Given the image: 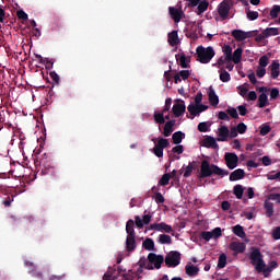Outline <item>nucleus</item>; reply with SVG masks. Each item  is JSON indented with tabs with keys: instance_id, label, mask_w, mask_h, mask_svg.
<instances>
[{
	"instance_id": "obj_38",
	"label": "nucleus",
	"mask_w": 280,
	"mask_h": 280,
	"mask_svg": "<svg viewBox=\"0 0 280 280\" xmlns=\"http://www.w3.org/2000/svg\"><path fill=\"white\" fill-rule=\"evenodd\" d=\"M165 114L163 112L161 113H154L153 117H154V121L155 124H160V125H163L165 124Z\"/></svg>"
},
{
	"instance_id": "obj_9",
	"label": "nucleus",
	"mask_w": 280,
	"mask_h": 280,
	"mask_svg": "<svg viewBox=\"0 0 280 280\" xmlns=\"http://www.w3.org/2000/svg\"><path fill=\"white\" fill-rule=\"evenodd\" d=\"M224 160L229 170H235V167H237V163H240V158L235 153H225Z\"/></svg>"
},
{
	"instance_id": "obj_63",
	"label": "nucleus",
	"mask_w": 280,
	"mask_h": 280,
	"mask_svg": "<svg viewBox=\"0 0 280 280\" xmlns=\"http://www.w3.org/2000/svg\"><path fill=\"white\" fill-rule=\"evenodd\" d=\"M269 200H276V202H278V205H280V194H270Z\"/></svg>"
},
{
	"instance_id": "obj_17",
	"label": "nucleus",
	"mask_w": 280,
	"mask_h": 280,
	"mask_svg": "<svg viewBox=\"0 0 280 280\" xmlns=\"http://www.w3.org/2000/svg\"><path fill=\"white\" fill-rule=\"evenodd\" d=\"M137 236H127L126 237V250L127 253H132L137 249Z\"/></svg>"
},
{
	"instance_id": "obj_7",
	"label": "nucleus",
	"mask_w": 280,
	"mask_h": 280,
	"mask_svg": "<svg viewBox=\"0 0 280 280\" xmlns=\"http://www.w3.org/2000/svg\"><path fill=\"white\" fill-rule=\"evenodd\" d=\"M39 167L43 176L51 174V170H54V167L51 166V159L47 156V153H45L43 158L39 160Z\"/></svg>"
},
{
	"instance_id": "obj_45",
	"label": "nucleus",
	"mask_w": 280,
	"mask_h": 280,
	"mask_svg": "<svg viewBox=\"0 0 280 280\" xmlns=\"http://www.w3.org/2000/svg\"><path fill=\"white\" fill-rule=\"evenodd\" d=\"M246 15H247L248 21H257V19H259V12H257V11L248 10L246 12Z\"/></svg>"
},
{
	"instance_id": "obj_39",
	"label": "nucleus",
	"mask_w": 280,
	"mask_h": 280,
	"mask_svg": "<svg viewBox=\"0 0 280 280\" xmlns=\"http://www.w3.org/2000/svg\"><path fill=\"white\" fill-rule=\"evenodd\" d=\"M158 242L159 244H172V236L167 234H160Z\"/></svg>"
},
{
	"instance_id": "obj_23",
	"label": "nucleus",
	"mask_w": 280,
	"mask_h": 280,
	"mask_svg": "<svg viewBox=\"0 0 280 280\" xmlns=\"http://www.w3.org/2000/svg\"><path fill=\"white\" fill-rule=\"evenodd\" d=\"M208 100L211 106L215 107L220 104V97L218 96V94H215V90H213L212 88L209 89Z\"/></svg>"
},
{
	"instance_id": "obj_14",
	"label": "nucleus",
	"mask_w": 280,
	"mask_h": 280,
	"mask_svg": "<svg viewBox=\"0 0 280 280\" xmlns=\"http://www.w3.org/2000/svg\"><path fill=\"white\" fill-rule=\"evenodd\" d=\"M259 92L261 93L258 97V106L259 108H266L268 106V88L261 86L259 88Z\"/></svg>"
},
{
	"instance_id": "obj_50",
	"label": "nucleus",
	"mask_w": 280,
	"mask_h": 280,
	"mask_svg": "<svg viewBox=\"0 0 280 280\" xmlns=\"http://www.w3.org/2000/svg\"><path fill=\"white\" fill-rule=\"evenodd\" d=\"M218 118L221 119V121H231V116H229L226 112H219Z\"/></svg>"
},
{
	"instance_id": "obj_64",
	"label": "nucleus",
	"mask_w": 280,
	"mask_h": 280,
	"mask_svg": "<svg viewBox=\"0 0 280 280\" xmlns=\"http://www.w3.org/2000/svg\"><path fill=\"white\" fill-rule=\"evenodd\" d=\"M272 237L275 240H280V226L276 228L272 232Z\"/></svg>"
},
{
	"instance_id": "obj_59",
	"label": "nucleus",
	"mask_w": 280,
	"mask_h": 280,
	"mask_svg": "<svg viewBox=\"0 0 280 280\" xmlns=\"http://www.w3.org/2000/svg\"><path fill=\"white\" fill-rule=\"evenodd\" d=\"M237 128L231 127V129L229 130V139H235V137H237Z\"/></svg>"
},
{
	"instance_id": "obj_35",
	"label": "nucleus",
	"mask_w": 280,
	"mask_h": 280,
	"mask_svg": "<svg viewBox=\"0 0 280 280\" xmlns=\"http://www.w3.org/2000/svg\"><path fill=\"white\" fill-rule=\"evenodd\" d=\"M178 61H179L182 69H189V67H190L189 66V57H187L185 54H182L179 56Z\"/></svg>"
},
{
	"instance_id": "obj_36",
	"label": "nucleus",
	"mask_w": 280,
	"mask_h": 280,
	"mask_svg": "<svg viewBox=\"0 0 280 280\" xmlns=\"http://www.w3.org/2000/svg\"><path fill=\"white\" fill-rule=\"evenodd\" d=\"M197 5H198L197 7L198 14H202V13L207 12V10H208L209 1H207V0L200 1Z\"/></svg>"
},
{
	"instance_id": "obj_21",
	"label": "nucleus",
	"mask_w": 280,
	"mask_h": 280,
	"mask_svg": "<svg viewBox=\"0 0 280 280\" xmlns=\"http://www.w3.org/2000/svg\"><path fill=\"white\" fill-rule=\"evenodd\" d=\"M174 126H176V120L166 121L162 132L163 137H170L174 132Z\"/></svg>"
},
{
	"instance_id": "obj_18",
	"label": "nucleus",
	"mask_w": 280,
	"mask_h": 280,
	"mask_svg": "<svg viewBox=\"0 0 280 280\" xmlns=\"http://www.w3.org/2000/svg\"><path fill=\"white\" fill-rule=\"evenodd\" d=\"M218 138L217 141H229V127L226 126H221L218 129Z\"/></svg>"
},
{
	"instance_id": "obj_3",
	"label": "nucleus",
	"mask_w": 280,
	"mask_h": 280,
	"mask_svg": "<svg viewBox=\"0 0 280 280\" xmlns=\"http://www.w3.org/2000/svg\"><path fill=\"white\" fill-rule=\"evenodd\" d=\"M196 51L197 60L198 62H201V65H209V62H211L215 56V50H213V47L211 46H208L207 48L199 46L197 47Z\"/></svg>"
},
{
	"instance_id": "obj_40",
	"label": "nucleus",
	"mask_w": 280,
	"mask_h": 280,
	"mask_svg": "<svg viewBox=\"0 0 280 280\" xmlns=\"http://www.w3.org/2000/svg\"><path fill=\"white\" fill-rule=\"evenodd\" d=\"M220 80L221 82H231V74L224 68H221Z\"/></svg>"
},
{
	"instance_id": "obj_41",
	"label": "nucleus",
	"mask_w": 280,
	"mask_h": 280,
	"mask_svg": "<svg viewBox=\"0 0 280 280\" xmlns=\"http://www.w3.org/2000/svg\"><path fill=\"white\" fill-rule=\"evenodd\" d=\"M223 52H224L226 60H233V48H231V46L225 45L223 47Z\"/></svg>"
},
{
	"instance_id": "obj_56",
	"label": "nucleus",
	"mask_w": 280,
	"mask_h": 280,
	"mask_svg": "<svg viewBox=\"0 0 280 280\" xmlns=\"http://www.w3.org/2000/svg\"><path fill=\"white\" fill-rule=\"evenodd\" d=\"M237 110H238L241 117H246V114L248 113V109L246 108V105H240L237 107Z\"/></svg>"
},
{
	"instance_id": "obj_28",
	"label": "nucleus",
	"mask_w": 280,
	"mask_h": 280,
	"mask_svg": "<svg viewBox=\"0 0 280 280\" xmlns=\"http://www.w3.org/2000/svg\"><path fill=\"white\" fill-rule=\"evenodd\" d=\"M243 49L241 47L236 48L232 55V61L234 62V65H240V62H242V54H243Z\"/></svg>"
},
{
	"instance_id": "obj_13",
	"label": "nucleus",
	"mask_w": 280,
	"mask_h": 280,
	"mask_svg": "<svg viewBox=\"0 0 280 280\" xmlns=\"http://www.w3.org/2000/svg\"><path fill=\"white\" fill-rule=\"evenodd\" d=\"M201 145L203 148H211L212 150H219L220 145L218 144V139L207 136L206 138L202 139Z\"/></svg>"
},
{
	"instance_id": "obj_1",
	"label": "nucleus",
	"mask_w": 280,
	"mask_h": 280,
	"mask_svg": "<svg viewBox=\"0 0 280 280\" xmlns=\"http://www.w3.org/2000/svg\"><path fill=\"white\" fill-rule=\"evenodd\" d=\"M250 250L249 259L252 266H255V270L257 272H262L264 277H270V272H272L275 269H271L270 266H266L261 250L258 247H252Z\"/></svg>"
},
{
	"instance_id": "obj_12",
	"label": "nucleus",
	"mask_w": 280,
	"mask_h": 280,
	"mask_svg": "<svg viewBox=\"0 0 280 280\" xmlns=\"http://www.w3.org/2000/svg\"><path fill=\"white\" fill-rule=\"evenodd\" d=\"M168 14L175 23H180V20L183 16H185V12H183L182 9H177L176 7H170Z\"/></svg>"
},
{
	"instance_id": "obj_15",
	"label": "nucleus",
	"mask_w": 280,
	"mask_h": 280,
	"mask_svg": "<svg viewBox=\"0 0 280 280\" xmlns=\"http://www.w3.org/2000/svg\"><path fill=\"white\" fill-rule=\"evenodd\" d=\"M24 266H26L27 268H31L28 272L32 277H35V279L43 280V272L36 270V266L34 265V262L25 260Z\"/></svg>"
},
{
	"instance_id": "obj_47",
	"label": "nucleus",
	"mask_w": 280,
	"mask_h": 280,
	"mask_svg": "<svg viewBox=\"0 0 280 280\" xmlns=\"http://www.w3.org/2000/svg\"><path fill=\"white\" fill-rule=\"evenodd\" d=\"M279 12H280V5L278 4L273 5L270 11L271 19H277L279 16Z\"/></svg>"
},
{
	"instance_id": "obj_62",
	"label": "nucleus",
	"mask_w": 280,
	"mask_h": 280,
	"mask_svg": "<svg viewBox=\"0 0 280 280\" xmlns=\"http://www.w3.org/2000/svg\"><path fill=\"white\" fill-rule=\"evenodd\" d=\"M279 97V89L272 88L270 91V100H277Z\"/></svg>"
},
{
	"instance_id": "obj_19",
	"label": "nucleus",
	"mask_w": 280,
	"mask_h": 280,
	"mask_svg": "<svg viewBox=\"0 0 280 280\" xmlns=\"http://www.w3.org/2000/svg\"><path fill=\"white\" fill-rule=\"evenodd\" d=\"M230 250H233L236 255L240 253H244L246 250V244L241 242H232L230 243Z\"/></svg>"
},
{
	"instance_id": "obj_31",
	"label": "nucleus",
	"mask_w": 280,
	"mask_h": 280,
	"mask_svg": "<svg viewBox=\"0 0 280 280\" xmlns=\"http://www.w3.org/2000/svg\"><path fill=\"white\" fill-rule=\"evenodd\" d=\"M233 233L237 237H241V240H244V237H246V232H244V226L240 224L233 226Z\"/></svg>"
},
{
	"instance_id": "obj_51",
	"label": "nucleus",
	"mask_w": 280,
	"mask_h": 280,
	"mask_svg": "<svg viewBox=\"0 0 280 280\" xmlns=\"http://www.w3.org/2000/svg\"><path fill=\"white\" fill-rule=\"evenodd\" d=\"M209 122H199L198 130L199 132H209Z\"/></svg>"
},
{
	"instance_id": "obj_32",
	"label": "nucleus",
	"mask_w": 280,
	"mask_h": 280,
	"mask_svg": "<svg viewBox=\"0 0 280 280\" xmlns=\"http://www.w3.org/2000/svg\"><path fill=\"white\" fill-rule=\"evenodd\" d=\"M233 194L237 198V200H242L244 196V186L237 184L233 188Z\"/></svg>"
},
{
	"instance_id": "obj_6",
	"label": "nucleus",
	"mask_w": 280,
	"mask_h": 280,
	"mask_svg": "<svg viewBox=\"0 0 280 280\" xmlns=\"http://www.w3.org/2000/svg\"><path fill=\"white\" fill-rule=\"evenodd\" d=\"M170 147V140L165 138H159L158 143L152 149V152L158 159H163V150Z\"/></svg>"
},
{
	"instance_id": "obj_34",
	"label": "nucleus",
	"mask_w": 280,
	"mask_h": 280,
	"mask_svg": "<svg viewBox=\"0 0 280 280\" xmlns=\"http://www.w3.org/2000/svg\"><path fill=\"white\" fill-rule=\"evenodd\" d=\"M262 32L267 38H270V36H279V28L277 27H267Z\"/></svg>"
},
{
	"instance_id": "obj_4",
	"label": "nucleus",
	"mask_w": 280,
	"mask_h": 280,
	"mask_svg": "<svg viewBox=\"0 0 280 280\" xmlns=\"http://www.w3.org/2000/svg\"><path fill=\"white\" fill-rule=\"evenodd\" d=\"M235 5V0H223L218 5V14L222 19V21H226L229 19V12H231V8Z\"/></svg>"
},
{
	"instance_id": "obj_5",
	"label": "nucleus",
	"mask_w": 280,
	"mask_h": 280,
	"mask_svg": "<svg viewBox=\"0 0 280 280\" xmlns=\"http://www.w3.org/2000/svg\"><path fill=\"white\" fill-rule=\"evenodd\" d=\"M164 264L166 268H176V266H180V254L176 250L170 252L164 258Z\"/></svg>"
},
{
	"instance_id": "obj_22",
	"label": "nucleus",
	"mask_w": 280,
	"mask_h": 280,
	"mask_svg": "<svg viewBox=\"0 0 280 280\" xmlns=\"http://www.w3.org/2000/svg\"><path fill=\"white\" fill-rule=\"evenodd\" d=\"M245 176H246V172H244V170L242 168H237L230 174V180L231 183L235 180H242V178H244Z\"/></svg>"
},
{
	"instance_id": "obj_60",
	"label": "nucleus",
	"mask_w": 280,
	"mask_h": 280,
	"mask_svg": "<svg viewBox=\"0 0 280 280\" xmlns=\"http://www.w3.org/2000/svg\"><path fill=\"white\" fill-rule=\"evenodd\" d=\"M256 75L257 78H264L266 75V68L259 66L256 70Z\"/></svg>"
},
{
	"instance_id": "obj_20",
	"label": "nucleus",
	"mask_w": 280,
	"mask_h": 280,
	"mask_svg": "<svg viewBox=\"0 0 280 280\" xmlns=\"http://www.w3.org/2000/svg\"><path fill=\"white\" fill-rule=\"evenodd\" d=\"M168 45L171 47H176L177 45H180V39L178 38V31H172L168 33Z\"/></svg>"
},
{
	"instance_id": "obj_26",
	"label": "nucleus",
	"mask_w": 280,
	"mask_h": 280,
	"mask_svg": "<svg viewBox=\"0 0 280 280\" xmlns=\"http://www.w3.org/2000/svg\"><path fill=\"white\" fill-rule=\"evenodd\" d=\"M183 139H185V132L176 131L172 136V141L175 145H180L183 143Z\"/></svg>"
},
{
	"instance_id": "obj_24",
	"label": "nucleus",
	"mask_w": 280,
	"mask_h": 280,
	"mask_svg": "<svg viewBox=\"0 0 280 280\" xmlns=\"http://www.w3.org/2000/svg\"><path fill=\"white\" fill-rule=\"evenodd\" d=\"M279 67L280 65H279V61L277 60H273L269 66L272 80H277V78H279V74H280Z\"/></svg>"
},
{
	"instance_id": "obj_61",
	"label": "nucleus",
	"mask_w": 280,
	"mask_h": 280,
	"mask_svg": "<svg viewBox=\"0 0 280 280\" xmlns=\"http://www.w3.org/2000/svg\"><path fill=\"white\" fill-rule=\"evenodd\" d=\"M190 72L189 70H180L179 71V77L182 80H189Z\"/></svg>"
},
{
	"instance_id": "obj_42",
	"label": "nucleus",
	"mask_w": 280,
	"mask_h": 280,
	"mask_svg": "<svg viewBox=\"0 0 280 280\" xmlns=\"http://www.w3.org/2000/svg\"><path fill=\"white\" fill-rule=\"evenodd\" d=\"M187 108H188V112L190 113V115H192L191 119H194V117H196V115H200L198 105H195L194 103H191L190 105H188Z\"/></svg>"
},
{
	"instance_id": "obj_33",
	"label": "nucleus",
	"mask_w": 280,
	"mask_h": 280,
	"mask_svg": "<svg viewBox=\"0 0 280 280\" xmlns=\"http://www.w3.org/2000/svg\"><path fill=\"white\" fill-rule=\"evenodd\" d=\"M194 170H196V161L189 162L184 172V178H189L191 176Z\"/></svg>"
},
{
	"instance_id": "obj_52",
	"label": "nucleus",
	"mask_w": 280,
	"mask_h": 280,
	"mask_svg": "<svg viewBox=\"0 0 280 280\" xmlns=\"http://www.w3.org/2000/svg\"><path fill=\"white\" fill-rule=\"evenodd\" d=\"M268 62H269L268 56L264 55L259 58V67H262L266 69V67H268Z\"/></svg>"
},
{
	"instance_id": "obj_58",
	"label": "nucleus",
	"mask_w": 280,
	"mask_h": 280,
	"mask_svg": "<svg viewBox=\"0 0 280 280\" xmlns=\"http://www.w3.org/2000/svg\"><path fill=\"white\" fill-rule=\"evenodd\" d=\"M257 34H259V31H257V30L245 32V40H246V38H255V36H257Z\"/></svg>"
},
{
	"instance_id": "obj_46",
	"label": "nucleus",
	"mask_w": 280,
	"mask_h": 280,
	"mask_svg": "<svg viewBox=\"0 0 280 280\" xmlns=\"http://www.w3.org/2000/svg\"><path fill=\"white\" fill-rule=\"evenodd\" d=\"M226 113L232 117V119H240V114H237V109L235 107H229Z\"/></svg>"
},
{
	"instance_id": "obj_16",
	"label": "nucleus",
	"mask_w": 280,
	"mask_h": 280,
	"mask_svg": "<svg viewBox=\"0 0 280 280\" xmlns=\"http://www.w3.org/2000/svg\"><path fill=\"white\" fill-rule=\"evenodd\" d=\"M186 109H187V107L185 106V102L180 101V103L173 105L172 112L175 117H180L182 115L185 114Z\"/></svg>"
},
{
	"instance_id": "obj_54",
	"label": "nucleus",
	"mask_w": 280,
	"mask_h": 280,
	"mask_svg": "<svg viewBox=\"0 0 280 280\" xmlns=\"http://www.w3.org/2000/svg\"><path fill=\"white\" fill-rule=\"evenodd\" d=\"M49 75L52 82H55V84H60V75H58L56 71L50 72Z\"/></svg>"
},
{
	"instance_id": "obj_29",
	"label": "nucleus",
	"mask_w": 280,
	"mask_h": 280,
	"mask_svg": "<svg viewBox=\"0 0 280 280\" xmlns=\"http://www.w3.org/2000/svg\"><path fill=\"white\" fill-rule=\"evenodd\" d=\"M264 208L266 209L267 218H272V215H275V205L272 202L266 200Z\"/></svg>"
},
{
	"instance_id": "obj_53",
	"label": "nucleus",
	"mask_w": 280,
	"mask_h": 280,
	"mask_svg": "<svg viewBox=\"0 0 280 280\" xmlns=\"http://www.w3.org/2000/svg\"><path fill=\"white\" fill-rule=\"evenodd\" d=\"M16 16H18V19H20L21 21H27V19H28L27 13H25V11H23V10H18V11H16Z\"/></svg>"
},
{
	"instance_id": "obj_37",
	"label": "nucleus",
	"mask_w": 280,
	"mask_h": 280,
	"mask_svg": "<svg viewBox=\"0 0 280 280\" xmlns=\"http://www.w3.org/2000/svg\"><path fill=\"white\" fill-rule=\"evenodd\" d=\"M142 246L145 250H154V240L145 238L142 243Z\"/></svg>"
},
{
	"instance_id": "obj_43",
	"label": "nucleus",
	"mask_w": 280,
	"mask_h": 280,
	"mask_svg": "<svg viewBox=\"0 0 280 280\" xmlns=\"http://www.w3.org/2000/svg\"><path fill=\"white\" fill-rule=\"evenodd\" d=\"M170 178H172V175H170V173L164 174L160 178L159 185H161L162 187H165V185H170Z\"/></svg>"
},
{
	"instance_id": "obj_48",
	"label": "nucleus",
	"mask_w": 280,
	"mask_h": 280,
	"mask_svg": "<svg viewBox=\"0 0 280 280\" xmlns=\"http://www.w3.org/2000/svg\"><path fill=\"white\" fill-rule=\"evenodd\" d=\"M235 128H236V131L238 132V135H244L246 132V130L248 129V127L244 122H240Z\"/></svg>"
},
{
	"instance_id": "obj_57",
	"label": "nucleus",
	"mask_w": 280,
	"mask_h": 280,
	"mask_svg": "<svg viewBox=\"0 0 280 280\" xmlns=\"http://www.w3.org/2000/svg\"><path fill=\"white\" fill-rule=\"evenodd\" d=\"M172 108V100L171 98H166L165 101V106L162 109V113H168V110Z\"/></svg>"
},
{
	"instance_id": "obj_2",
	"label": "nucleus",
	"mask_w": 280,
	"mask_h": 280,
	"mask_svg": "<svg viewBox=\"0 0 280 280\" xmlns=\"http://www.w3.org/2000/svg\"><path fill=\"white\" fill-rule=\"evenodd\" d=\"M229 176V171L224 168H220V166L215 164L209 163L208 160H203L200 165V173L198 178H209L210 176Z\"/></svg>"
},
{
	"instance_id": "obj_8",
	"label": "nucleus",
	"mask_w": 280,
	"mask_h": 280,
	"mask_svg": "<svg viewBox=\"0 0 280 280\" xmlns=\"http://www.w3.org/2000/svg\"><path fill=\"white\" fill-rule=\"evenodd\" d=\"M201 240H206L207 242H210V240H218L219 237H222V229L215 228L211 232L209 231H202L200 233Z\"/></svg>"
},
{
	"instance_id": "obj_49",
	"label": "nucleus",
	"mask_w": 280,
	"mask_h": 280,
	"mask_svg": "<svg viewBox=\"0 0 280 280\" xmlns=\"http://www.w3.org/2000/svg\"><path fill=\"white\" fill-rule=\"evenodd\" d=\"M173 154H183L185 152V147L183 144H177L172 148Z\"/></svg>"
},
{
	"instance_id": "obj_30",
	"label": "nucleus",
	"mask_w": 280,
	"mask_h": 280,
	"mask_svg": "<svg viewBox=\"0 0 280 280\" xmlns=\"http://www.w3.org/2000/svg\"><path fill=\"white\" fill-rule=\"evenodd\" d=\"M185 270L188 277H196L200 272V269L194 265H186Z\"/></svg>"
},
{
	"instance_id": "obj_27",
	"label": "nucleus",
	"mask_w": 280,
	"mask_h": 280,
	"mask_svg": "<svg viewBox=\"0 0 280 280\" xmlns=\"http://www.w3.org/2000/svg\"><path fill=\"white\" fill-rule=\"evenodd\" d=\"M126 233L127 236H137L135 232V221L132 219L128 220L126 223Z\"/></svg>"
},
{
	"instance_id": "obj_10",
	"label": "nucleus",
	"mask_w": 280,
	"mask_h": 280,
	"mask_svg": "<svg viewBox=\"0 0 280 280\" xmlns=\"http://www.w3.org/2000/svg\"><path fill=\"white\" fill-rule=\"evenodd\" d=\"M150 231H159L160 233H173L174 229H172V225L161 222V223H152L150 225Z\"/></svg>"
},
{
	"instance_id": "obj_25",
	"label": "nucleus",
	"mask_w": 280,
	"mask_h": 280,
	"mask_svg": "<svg viewBox=\"0 0 280 280\" xmlns=\"http://www.w3.org/2000/svg\"><path fill=\"white\" fill-rule=\"evenodd\" d=\"M232 36L237 43H242V40H246V31L234 30L232 31Z\"/></svg>"
},
{
	"instance_id": "obj_11",
	"label": "nucleus",
	"mask_w": 280,
	"mask_h": 280,
	"mask_svg": "<svg viewBox=\"0 0 280 280\" xmlns=\"http://www.w3.org/2000/svg\"><path fill=\"white\" fill-rule=\"evenodd\" d=\"M148 259L150 264L154 265V268L156 270H160L161 266L163 265V261H165V258L163 257V255H156L154 253H150L148 255Z\"/></svg>"
},
{
	"instance_id": "obj_44",
	"label": "nucleus",
	"mask_w": 280,
	"mask_h": 280,
	"mask_svg": "<svg viewBox=\"0 0 280 280\" xmlns=\"http://www.w3.org/2000/svg\"><path fill=\"white\" fill-rule=\"evenodd\" d=\"M226 267V254H221L218 259V268L222 269Z\"/></svg>"
},
{
	"instance_id": "obj_55",
	"label": "nucleus",
	"mask_w": 280,
	"mask_h": 280,
	"mask_svg": "<svg viewBox=\"0 0 280 280\" xmlns=\"http://www.w3.org/2000/svg\"><path fill=\"white\" fill-rule=\"evenodd\" d=\"M155 202L158 205H163V202H165V197H163V194L161 192L155 194Z\"/></svg>"
}]
</instances>
